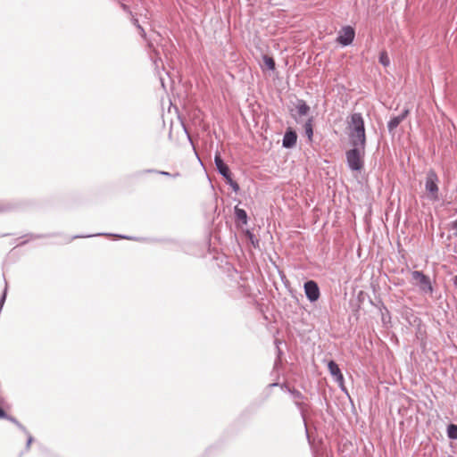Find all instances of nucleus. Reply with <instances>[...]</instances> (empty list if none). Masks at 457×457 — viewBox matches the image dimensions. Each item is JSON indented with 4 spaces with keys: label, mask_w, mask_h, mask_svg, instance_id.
<instances>
[{
    "label": "nucleus",
    "mask_w": 457,
    "mask_h": 457,
    "mask_svg": "<svg viewBox=\"0 0 457 457\" xmlns=\"http://www.w3.org/2000/svg\"><path fill=\"white\" fill-rule=\"evenodd\" d=\"M0 418H7L8 420H10L11 421H12L13 423L17 424V426H18L21 429H22V430H24V431H25V428H23V427H22V426H21V424H20V423H19L15 419H13V418H8V417L5 415L4 411L2 409H0Z\"/></svg>",
    "instance_id": "obj_17"
},
{
    "label": "nucleus",
    "mask_w": 457,
    "mask_h": 457,
    "mask_svg": "<svg viewBox=\"0 0 457 457\" xmlns=\"http://www.w3.org/2000/svg\"><path fill=\"white\" fill-rule=\"evenodd\" d=\"M437 177L435 172L430 171L427 175L426 179V190L428 192V197L433 201L437 199L438 187L436 185Z\"/></svg>",
    "instance_id": "obj_4"
},
{
    "label": "nucleus",
    "mask_w": 457,
    "mask_h": 457,
    "mask_svg": "<svg viewBox=\"0 0 457 457\" xmlns=\"http://www.w3.org/2000/svg\"><path fill=\"white\" fill-rule=\"evenodd\" d=\"M296 143V134L293 131L286 132L283 138V145L285 147H292Z\"/></svg>",
    "instance_id": "obj_10"
},
{
    "label": "nucleus",
    "mask_w": 457,
    "mask_h": 457,
    "mask_svg": "<svg viewBox=\"0 0 457 457\" xmlns=\"http://www.w3.org/2000/svg\"><path fill=\"white\" fill-rule=\"evenodd\" d=\"M447 434L450 438L456 439L457 438V426L453 425V424L448 426Z\"/></svg>",
    "instance_id": "obj_14"
},
{
    "label": "nucleus",
    "mask_w": 457,
    "mask_h": 457,
    "mask_svg": "<svg viewBox=\"0 0 457 457\" xmlns=\"http://www.w3.org/2000/svg\"><path fill=\"white\" fill-rule=\"evenodd\" d=\"M215 165L219 172L226 179H229L230 172L228 167L223 162L219 154L214 157Z\"/></svg>",
    "instance_id": "obj_9"
},
{
    "label": "nucleus",
    "mask_w": 457,
    "mask_h": 457,
    "mask_svg": "<svg viewBox=\"0 0 457 457\" xmlns=\"http://www.w3.org/2000/svg\"><path fill=\"white\" fill-rule=\"evenodd\" d=\"M304 293L311 302H315L320 297V289L316 282L309 280L304 283Z\"/></svg>",
    "instance_id": "obj_5"
},
{
    "label": "nucleus",
    "mask_w": 457,
    "mask_h": 457,
    "mask_svg": "<svg viewBox=\"0 0 457 457\" xmlns=\"http://www.w3.org/2000/svg\"><path fill=\"white\" fill-rule=\"evenodd\" d=\"M379 62L385 67L389 66L390 60L386 51L380 53Z\"/></svg>",
    "instance_id": "obj_12"
},
{
    "label": "nucleus",
    "mask_w": 457,
    "mask_h": 457,
    "mask_svg": "<svg viewBox=\"0 0 457 457\" xmlns=\"http://www.w3.org/2000/svg\"><path fill=\"white\" fill-rule=\"evenodd\" d=\"M236 214L239 220H242L245 223L246 222L247 215L244 210L236 208Z\"/></svg>",
    "instance_id": "obj_16"
},
{
    "label": "nucleus",
    "mask_w": 457,
    "mask_h": 457,
    "mask_svg": "<svg viewBox=\"0 0 457 457\" xmlns=\"http://www.w3.org/2000/svg\"><path fill=\"white\" fill-rule=\"evenodd\" d=\"M296 110L299 115L304 116L308 113L310 108L304 102L299 101L296 105Z\"/></svg>",
    "instance_id": "obj_11"
},
{
    "label": "nucleus",
    "mask_w": 457,
    "mask_h": 457,
    "mask_svg": "<svg viewBox=\"0 0 457 457\" xmlns=\"http://www.w3.org/2000/svg\"><path fill=\"white\" fill-rule=\"evenodd\" d=\"M411 278L415 285H417L422 292L426 294L432 293L433 288L430 280L422 272L417 270L413 271L411 273Z\"/></svg>",
    "instance_id": "obj_3"
},
{
    "label": "nucleus",
    "mask_w": 457,
    "mask_h": 457,
    "mask_svg": "<svg viewBox=\"0 0 457 457\" xmlns=\"http://www.w3.org/2000/svg\"><path fill=\"white\" fill-rule=\"evenodd\" d=\"M453 285L455 286V287L457 288V276H455L453 278Z\"/></svg>",
    "instance_id": "obj_21"
},
{
    "label": "nucleus",
    "mask_w": 457,
    "mask_h": 457,
    "mask_svg": "<svg viewBox=\"0 0 457 457\" xmlns=\"http://www.w3.org/2000/svg\"><path fill=\"white\" fill-rule=\"evenodd\" d=\"M354 35V29L352 27H344L339 32L337 41L343 46H348L353 42Z\"/></svg>",
    "instance_id": "obj_6"
},
{
    "label": "nucleus",
    "mask_w": 457,
    "mask_h": 457,
    "mask_svg": "<svg viewBox=\"0 0 457 457\" xmlns=\"http://www.w3.org/2000/svg\"><path fill=\"white\" fill-rule=\"evenodd\" d=\"M347 133L350 142L353 147L365 148V129L364 121L360 113H353L348 121Z\"/></svg>",
    "instance_id": "obj_1"
},
{
    "label": "nucleus",
    "mask_w": 457,
    "mask_h": 457,
    "mask_svg": "<svg viewBox=\"0 0 457 457\" xmlns=\"http://www.w3.org/2000/svg\"><path fill=\"white\" fill-rule=\"evenodd\" d=\"M453 228L457 229V220L453 222Z\"/></svg>",
    "instance_id": "obj_22"
},
{
    "label": "nucleus",
    "mask_w": 457,
    "mask_h": 457,
    "mask_svg": "<svg viewBox=\"0 0 457 457\" xmlns=\"http://www.w3.org/2000/svg\"><path fill=\"white\" fill-rule=\"evenodd\" d=\"M409 110H404L400 115L392 118L387 124L389 132H393L398 125L405 119L408 115Z\"/></svg>",
    "instance_id": "obj_8"
},
{
    "label": "nucleus",
    "mask_w": 457,
    "mask_h": 457,
    "mask_svg": "<svg viewBox=\"0 0 457 457\" xmlns=\"http://www.w3.org/2000/svg\"><path fill=\"white\" fill-rule=\"evenodd\" d=\"M328 368L330 374L335 378L336 381L342 386L344 378H343V375L340 371L338 365L336 362H334L333 361H331L328 362Z\"/></svg>",
    "instance_id": "obj_7"
},
{
    "label": "nucleus",
    "mask_w": 457,
    "mask_h": 457,
    "mask_svg": "<svg viewBox=\"0 0 457 457\" xmlns=\"http://www.w3.org/2000/svg\"><path fill=\"white\" fill-rule=\"evenodd\" d=\"M364 149L360 146L354 147L346 153L348 166L353 170H360L362 168V155Z\"/></svg>",
    "instance_id": "obj_2"
},
{
    "label": "nucleus",
    "mask_w": 457,
    "mask_h": 457,
    "mask_svg": "<svg viewBox=\"0 0 457 457\" xmlns=\"http://www.w3.org/2000/svg\"><path fill=\"white\" fill-rule=\"evenodd\" d=\"M160 174L164 175V176H168V177H173V178L178 177L179 175V173L170 174V173H169L167 171H160Z\"/></svg>",
    "instance_id": "obj_19"
},
{
    "label": "nucleus",
    "mask_w": 457,
    "mask_h": 457,
    "mask_svg": "<svg viewBox=\"0 0 457 457\" xmlns=\"http://www.w3.org/2000/svg\"><path fill=\"white\" fill-rule=\"evenodd\" d=\"M32 440H33L32 436H29L28 438V442H27V447H29L30 444L32 443Z\"/></svg>",
    "instance_id": "obj_20"
},
{
    "label": "nucleus",
    "mask_w": 457,
    "mask_h": 457,
    "mask_svg": "<svg viewBox=\"0 0 457 457\" xmlns=\"http://www.w3.org/2000/svg\"><path fill=\"white\" fill-rule=\"evenodd\" d=\"M228 183L231 186V187L234 189V191H237L239 189L238 185L232 180L231 177L229 176V179H226Z\"/></svg>",
    "instance_id": "obj_18"
},
{
    "label": "nucleus",
    "mask_w": 457,
    "mask_h": 457,
    "mask_svg": "<svg viewBox=\"0 0 457 457\" xmlns=\"http://www.w3.org/2000/svg\"><path fill=\"white\" fill-rule=\"evenodd\" d=\"M263 62H264V65L269 69V70H274L275 68V62L273 61V59L271 57H269V56H264L263 57Z\"/></svg>",
    "instance_id": "obj_15"
},
{
    "label": "nucleus",
    "mask_w": 457,
    "mask_h": 457,
    "mask_svg": "<svg viewBox=\"0 0 457 457\" xmlns=\"http://www.w3.org/2000/svg\"><path fill=\"white\" fill-rule=\"evenodd\" d=\"M304 129L305 134L308 137L309 139H312L313 131H312V120H308L304 124Z\"/></svg>",
    "instance_id": "obj_13"
}]
</instances>
